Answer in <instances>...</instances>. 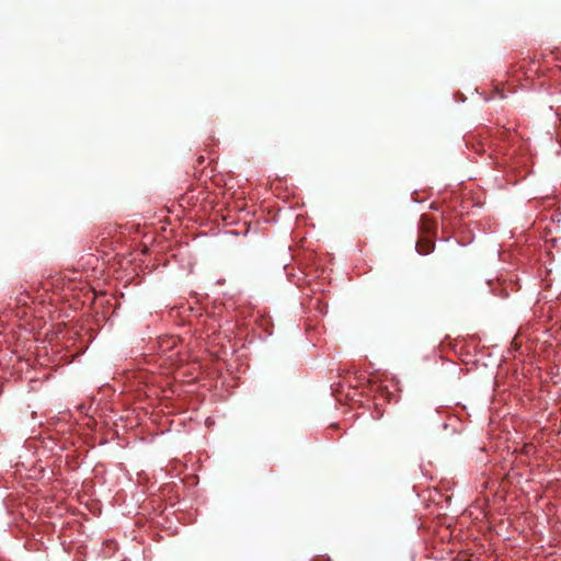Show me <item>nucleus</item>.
I'll list each match as a JSON object with an SVG mask.
<instances>
[{"mask_svg":"<svg viewBox=\"0 0 561 561\" xmlns=\"http://www.w3.org/2000/svg\"><path fill=\"white\" fill-rule=\"evenodd\" d=\"M415 248L420 254L426 255L434 250L435 242L428 237H422L417 240Z\"/></svg>","mask_w":561,"mask_h":561,"instance_id":"obj_1","label":"nucleus"}]
</instances>
